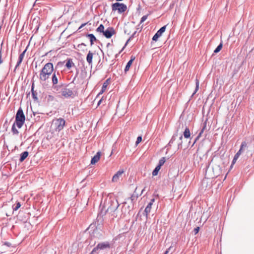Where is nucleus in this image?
Returning a JSON list of instances; mask_svg holds the SVG:
<instances>
[{
	"mask_svg": "<svg viewBox=\"0 0 254 254\" xmlns=\"http://www.w3.org/2000/svg\"><path fill=\"white\" fill-rule=\"evenodd\" d=\"M129 39L127 41V42H126V45L127 44V43L128 42V41H129Z\"/></svg>",
	"mask_w": 254,
	"mask_h": 254,
	"instance_id": "obj_52",
	"label": "nucleus"
},
{
	"mask_svg": "<svg viewBox=\"0 0 254 254\" xmlns=\"http://www.w3.org/2000/svg\"><path fill=\"white\" fill-rule=\"evenodd\" d=\"M39 0H36L35 2L38 1Z\"/></svg>",
	"mask_w": 254,
	"mask_h": 254,
	"instance_id": "obj_59",
	"label": "nucleus"
},
{
	"mask_svg": "<svg viewBox=\"0 0 254 254\" xmlns=\"http://www.w3.org/2000/svg\"><path fill=\"white\" fill-rule=\"evenodd\" d=\"M58 82V79L56 76V73L54 72L52 75V83L53 85L57 84Z\"/></svg>",
	"mask_w": 254,
	"mask_h": 254,
	"instance_id": "obj_25",
	"label": "nucleus"
},
{
	"mask_svg": "<svg viewBox=\"0 0 254 254\" xmlns=\"http://www.w3.org/2000/svg\"><path fill=\"white\" fill-rule=\"evenodd\" d=\"M21 206V204L19 202H17V210Z\"/></svg>",
	"mask_w": 254,
	"mask_h": 254,
	"instance_id": "obj_41",
	"label": "nucleus"
},
{
	"mask_svg": "<svg viewBox=\"0 0 254 254\" xmlns=\"http://www.w3.org/2000/svg\"><path fill=\"white\" fill-rule=\"evenodd\" d=\"M12 208L13 211H16V206L15 205H12Z\"/></svg>",
	"mask_w": 254,
	"mask_h": 254,
	"instance_id": "obj_44",
	"label": "nucleus"
},
{
	"mask_svg": "<svg viewBox=\"0 0 254 254\" xmlns=\"http://www.w3.org/2000/svg\"><path fill=\"white\" fill-rule=\"evenodd\" d=\"M165 161H166L165 157L161 158L159 161V163L158 164V166L161 167L165 163Z\"/></svg>",
	"mask_w": 254,
	"mask_h": 254,
	"instance_id": "obj_29",
	"label": "nucleus"
},
{
	"mask_svg": "<svg viewBox=\"0 0 254 254\" xmlns=\"http://www.w3.org/2000/svg\"><path fill=\"white\" fill-rule=\"evenodd\" d=\"M180 145H182V142L178 144V146L179 147Z\"/></svg>",
	"mask_w": 254,
	"mask_h": 254,
	"instance_id": "obj_51",
	"label": "nucleus"
},
{
	"mask_svg": "<svg viewBox=\"0 0 254 254\" xmlns=\"http://www.w3.org/2000/svg\"><path fill=\"white\" fill-rule=\"evenodd\" d=\"M177 134H174V135L172 136V137L171 139L170 140V141H169V145H171V144H172V143H173V142H174V141H175V140L176 139V136H177Z\"/></svg>",
	"mask_w": 254,
	"mask_h": 254,
	"instance_id": "obj_34",
	"label": "nucleus"
},
{
	"mask_svg": "<svg viewBox=\"0 0 254 254\" xmlns=\"http://www.w3.org/2000/svg\"><path fill=\"white\" fill-rule=\"evenodd\" d=\"M15 88H16V83L15 84V85H14V90L15 89Z\"/></svg>",
	"mask_w": 254,
	"mask_h": 254,
	"instance_id": "obj_53",
	"label": "nucleus"
},
{
	"mask_svg": "<svg viewBox=\"0 0 254 254\" xmlns=\"http://www.w3.org/2000/svg\"><path fill=\"white\" fill-rule=\"evenodd\" d=\"M109 46H110V43H108V44H107V47H108Z\"/></svg>",
	"mask_w": 254,
	"mask_h": 254,
	"instance_id": "obj_56",
	"label": "nucleus"
},
{
	"mask_svg": "<svg viewBox=\"0 0 254 254\" xmlns=\"http://www.w3.org/2000/svg\"><path fill=\"white\" fill-rule=\"evenodd\" d=\"M183 134H184L185 138H188L190 137V129L188 127H186Z\"/></svg>",
	"mask_w": 254,
	"mask_h": 254,
	"instance_id": "obj_24",
	"label": "nucleus"
},
{
	"mask_svg": "<svg viewBox=\"0 0 254 254\" xmlns=\"http://www.w3.org/2000/svg\"><path fill=\"white\" fill-rule=\"evenodd\" d=\"M166 28V25H165L162 27L158 31H157V32L155 33L152 38L153 41H157L158 39L162 35L163 33L165 32Z\"/></svg>",
	"mask_w": 254,
	"mask_h": 254,
	"instance_id": "obj_11",
	"label": "nucleus"
},
{
	"mask_svg": "<svg viewBox=\"0 0 254 254\" xmlns=\"http://www.w3.org/2000/svg\"><path fill=\"white\" fill-rule=\"evenodd\" d=\"M74 65L71 59H69L67 60L65 66L68 69H70L72 66Z\"/></svg>",
	"mask_w": 254,
	"mask_h": 254,
	"instance_id": "obj_22",
	"label": "nucleus"
},
{
	"mask_svg": "<svg viewBox=\"0 0 254 254\" xmlns=\"http://www.w3.org/2000/svg\"><path fill=\"white\" fill-rule=\"evenodd\" d=\"M16 71H17V69H16V66L14 67V69H13V71L14 72H15Z\"/></svg>",
	"mask_w": 254,
	"mask_h": 254,
	"instance_id": "obj_48",
	"label": "nucleus"
},
{
	"mask_svg": "<svg viewBox=\"0 0 254 254\" xmlns=\"http://www.w3.org/2000/svg\"><path fill=\"white\" fill-rule=\"evenodd\" d=\"M2 63V55H1V49H0V64H1Z\"/></svg>",
	"mask_w": 254,
	"mask_h": 254,
	"instance_id": "obj_40",
	"label": "nucleus"
},
{
	"mask_svg": "<svg viewBox=\"0 0 254 254\" xmlns=\"http://www.w3.org/2000/svg\"><path fill=\"white\" fill-rule=\"evenodd\" d=\"M3 245L6 246L8 247H10L11 243L8 242H5L4 243Z\"/></svg>",
	"mask_w": 254,
	"mask_h": 254,
	"instance_id": "obj_39",
	"label": "nucleus"
},
{
	"mask_svg": "<svg viewBox=\"0 0 254 254\" xmlns=\"http://www.w3.org/2000/svg\"><path fill=\"white\" fill-rule=\"evenodd\" d=\"M82 45H83V46H86V45H85V44H84V43H81V44H80V45H78V47H79V46H82Z\"/></svg>",
	"mask_w": 254,
	"mask_h": 254,
	"instance_id": "obj_46",
	"label": "nucleus"
},
{
	"mask_svg": "<svg viewBox=\"0 0 254 254\" xmlns=\"http://www.w3.org/2000/svg\"><path fill=\"white\" fill-rule=\"evenodd\" d=\"M104 31V26L103 24H100V26L96 29V31L98 32L103 33Z\"/></svg>",
	"mask_w": 254,
	"mask_h": 254,
	"instance_id": "obj_27",
	"label": "nucleus"
},
{
	"mask_svg": "<svg viewBox=\"0 0 254 254\" xmlns=\"http://www.w3.org/2000/svg\"><path fill=\"white\" fill-rule=\"evenodd\" d=\"M122 211L123 214L126 215L127 213H129V212L130 211V207L129 206H126L124 205L122 207Z\"/></svg>",
	"mask_w": 254,
	"mask_h": 254,
	"instance_id": "obj_21",
	"label": "nucleus"
},
{
	"mask_svg": "<svg viewBox=\"0 0 254 254\" xmlns=\"http://www.w3.org/2000/svg\"><path fill=\"white\" fill-rule=\"evenodd\" d=\"M29 153L28 151H24L20 154V157L19 159V161L20 162H23L25 159L28 156Z\"/></svg>",
	"mask_w": 254,
	"mask_h": 254,
	"instance_id": "obj_20",
	"label": "nucleus"
},
{
	"mask_svg": "<svg viewBox=\"0 0 254 254\" xmlns=\"http://www.w3.org/2000/svg\"><path fill=\"white\" fill-rule=\"evenodd\" d=\"M109 203L110 205L108 206L106 212L112 214L114 217H117L118 215L116 211L119 206V204L117 200H111Z\"/></svg>",
	"mask_w": 254,
	"mask_h": 254,
	"instance_id": "obj_4",
	"label": "nucleus"
},
{
	"mask_svg": "<svg viewBox=\"0 0 254 254\" xmlns=\"http://www.w3.org/2000/svg\"><path fill=\"white\" fill-rule=\"evenodd\" d=\"M107 85L106 83V82L104 83V84L102 87L101 91L100 92V94L103 93L105 91V90L107 88Z\"/></svg>",
	"mask_w": 254,
	"mask_h": 254,
	"instance_id": "obj_32",
	"label": "nucleus"
},
{
	"mask_svg": "<svg viewBox=\"0 0 254 254\" xmlns=\"http://www.w3.org/2000/svg\"><path fill=\"white\" fill-rule=\"evenodd\" d=\"M26 51V50L25 49L20 55L18 59V62L17 63V66L19 65V64L22 62L23 59L24 58L25 53Z\"/></svg>",
	"mask_w": 254,
	"mask_h": 254,
	"instance_id": "obj_23",
	"label": "nucleus"
},
{
	"mask_svg": "<svg viewBox=\"0 0 254 254\" xmlns=\"http://www.w3.org/2000/svg\"><path fill=\"white\" fill-rule=\"evenodd\" d=\"M161 167L158 165L155 167L152 172V175L153 176H156L158 174V171L160 170Z\"/></svg>",
	"mask_w": 254,
	"mask_h": 254,
	"instance_id": "obj_28",
	"label": "nucleus"
},
{
	"mask_svg": "<svg viewBox=\"0 0 254 254\" xmlns=\"http://www.w3.org/2000/svg\"><path fill=\"white\" fill-rule=\"evenodd\" d=\"M14 50L13 49V48L12 49V52L14 51Z\"/></svg>",
	"mask_w": 254,
	"mask_h": 254,
	"instance_id": "obj_58",
	"label": "nucleus"
},
{
	"mask_svg": "<svg viewBox=\"0 0 254 254\" xmlns=\"http://www.w3.org/2000/svg\"><path fill=\"white\" fill-rule=\"evenodd\" d=\"M154 198H152L150 200V202L148 204L147 206L146 207L145 210H144V213L145 214V215L146 217H147L148 214L150 213L151 209V206L153 202H154Z\"/></svg>",
	"mask_w": 254,
	"mask_h": 254,
	"instance_id": "obj_14",
	"label": "nucleus"
},
{
	"mask_svg": "<svg viewBox=\"0 0 254 254\" xmlns=\"http://www.w3.org/2000/svg\"><path fill=\"white\" fill-rule=\"evenodd\" d=\"M103 225L98 221L91 224L88 228L91 238H100L103 235Z\"/></svg>",
	"mask_w": 254,
	"mask_h": 254,
	"instance_id": "obj_1",
	"label": "nucleus"
},
{
	"mask_svg": "<svg viewBox=\"0 0 254 254\" xmlns=\"http://www.w3.org/2000/svg\"><path fill=\"white\" fill-rule=\"evenodd\" d=\"M110 248V244L108 242L99 243L96 247H95L90 254H98L100 250H105Z\"/></svg>",
	"mask_w": 254,
	"mask_h": 254,
	"instance_id": "obj_5",
	"label": "nucleus"
},
{
	"mask_svg": "<svg viewBox=\"0 0 254 254\" xmlns=\"http://www.w3.org/2000/svg\"><path fill=\"white\" fill-rule=\"evenodd\" d=\"M16 71H17V69H16V66L14 67V69H13V71L14 72H15Z\"/></svg>",
	"mask_w": 254,
	"mask_h": 254,
	"instance_id": "obj_47",
	"label": "nucleus"
},
{
	"mask_svg": "<svg viewBox=\"0 0 254 254\" xmlns=\"http://www.w3.org/2000/svg\"><path fill=\"white\" fill-rule=\"evenodd\" d=\"M6 126H7V124H6V123L5 122V123H4V126H4V127H5L6 130H7V127H6Z\"/></svg>",
	"mask_w": 254,
	"mask_h": 254,
	"instance_id": "obj_45",
	"label": "nucleus"
},
{
	"mask_svg": "<svg viewBox=\"0 0 254 254\" xmlns=\"http://www.w3.org/2000/svg\"><path fill=\"white\" fill-rule=\"evenodd\" d=\"M11 131L13 133V134H16V118H15V120L13 123L11 127Z\"/></svg>",
	"mask_w": 254,
	"mask_h": 254,
	"instance_id": "obj_26",
	"label": "nucleus"
},
{
	"mask_svg": "<svg viewBox=\"0 0 254 254\" xmlns=\"http://www.w3.org/2000/svg\"><path fill=\"white\" fill-rule=\"evenodd\" d=\"M25 120V117L23 111L19 108L17 111V127L20 128L23 125Z\"/></svg>",
	"mask_w": 254,
	"mask_h": 254,
	"instance_id": "obj_7",
	"label": "nucleus"
},
{
	"mask_svg": "<svg viewBox=\"0 0 254 254\" xmlns=\"http://www.w3.org/2000/svg\"><path fill=\"white\" fill-rule=\"evenodd\" d=\"M54 70L53 64L51 63H47L41 69L39 74L40 80L45 81L52 74Z\"/></svg>",
	"mask_w": 254,
	"mask_h": 254,
	"instance_id": "obj_3",
	"label": "nucleus"
},
{
	"mask_svg": "<svg viewBox=\"0 0 254 254\" xmlns=\"http://www.w3.org/2000/svg\"><path fill=\"white\" fill-rule=\"evenodd\" d=\"M101 156L100 152H98L92 158L91 160V164H95L97 163L100 159Z\"/></svg>",
	"mask_w": 254,
	"mask_h": 254,
	"instance_id": "obj_15",
	"label": "nucleus"
},
{
	"mask_svg": "<svg viewBox=\"0 0 254 254\" xmlns=\"http://www.w3.org/2000/svg\"><path fill=\"white\" fill-rule=\"evenodd\" d=\"M144 189L145 188L142 190L141 192H142L144 191Z\"/></svg>",
	"mask_w": 254,
	"mask_h": 254,
	"instance_id": "obj_57",
	"label": "nucleus"
},
{
	"mask_svg": "<svg viewBox=\"0 0 254 254\" xmlns=\"http://www.w3.org/2000/svg\"><path fill=\"white\" fill-rule=\"evenodd\" d=\"M198 87H199V81L197 79H196V88H195L194 92L193 93V94H194L197 92V91L198 89Z\"/></svg>",
	"mask_w": 254,
	"mask_h": 254,
	"instance_id": "obj_35",
	"label": "nucleus"
},
{
	"mask_svg": "<svg viewBox=\"0 0 254 254\" xmlns=\"http://www.w3.org/2000/svg\"><path fill=\"white\" fill-rule=\"evenodd\" d=\"M142 140V137L141 136H138L137 138L136 141L135 142V144L137 145L139 143H140Z\"/></svg>",
	"mask_w": 254,
	"mask_h": 254,
	"instance_id": "obj_36",
	"label": "nucleus"
},
{
	"mask_svg": "<svg viewBox=\"0 0 254 254\" xmlns=\"http://www.w3.org/2000/svg\"><path fill=\"white\" fill-rule=\"evenodd\" d=\"M115 33L116 32L114 28L109 27L104 31L103 34L107 38H110L115 34Z\"/></svg>",
	"mask_w": 254,
	"mask_h": 254,
	"instance_id": "obj_10",
	"label": "nucleus"
},
{
	"mask_svg": "<svg viewBox=\"0 0 254 254\" xmlns=\"http://www.w3.org/2000/svg\"><path fill=\"white\" fill-rule=\"evenodd\" d=\"M171 247L167 249L165 252L164 254H168L169 253V250H170Z\"/></svg>",
	"mask_w": 254,
	"mask_h": 254,
	"instance_id": "obj_43",
	"label": "nucleus"
},
{
	"mask_svg": "<svg viewBox=\"0 0 254 254\" xmlns=\"http://www.w3.org/2000/svg\"><path fill=\"white\" fill-rule=\"evenodd\" d=\"M101 102H102V100H100L99 101V102H98V105H99L101 103Z\"/></svg>",
	"mask_w": 254,
	"mask_h": 254,
	"instance_id": "obj_49",
	"label": "nucleus"
},
{
	"mask_svg": "<svg viewBox=\"0 0 254 254\" xmlns=\"http://www.w3.org/2000/svg\"><path fill=\"white\" fill-rule=\"evenodd\" d=\"M123 170H119L118 171L113 177L112 182H117L119 180L120 177H122L123 174L124 173Z\"/></svg>",
	"mask_w": 254,
	"mask_h": 254,
	"instance_id": "obj_13",
	"label": "nucleus"
},
{
	"mask_svg": "<svg viewBox=\"0 0 254 254\" xmlns=\"http://www.w3.org/2000/svg\"><path fill=\"white\" fill-rule=\"evenodd\" d=\"M112 8L113 11L117 10L119 13H121L127 10V5L124 3L116 2L112 5Z\"/></svg>",
	"mask_w": 254,
	"mask_h": 254,
	"instance_id": "obj_8",
	"label": "nucleus"
},
{
	"mask_svg": "<svg viewBox=\"0 0 254 254\" xmlns=\"http://www.w3.org/2000/svg\"><path fill=\"white\" fill-rule=\"evenodd\" d=\"M137 189H135V190H136ZM135 192H136V190H135V191L134 192V193L130 197V199H131L132 201H133L135 198L138 197V195L137 194H135Z\"/></svg>",
	"mask_w": 254,
	"mask_h": 254,
	"instance_id": "obj_33",
	"label": "nucleus"
},
{
	"mask_svg": "<svg viewBox=\"0 0 254 254\" xmlns=\"http://www.w3.org/2000/svg\"><path fill=\"white\" fill-rule=\"evenodd\" d=\"M206 127V123L204 122L203 124L202 128L201 129V130L200 132H199V134L198 135V136L196 137V138L193 143V145L196 142L197 140L198 139V138L201 136V134L203 132L204 130L205 129Z\"/></svg>",
	"mask_w": 254,
	"mask_h": 254,
	"instance_id": "obj_19",
	"label": "nucleus"
},
{
	"mask_svg": "<svg viewBox=\"0 0 254 254\" xmlns=\"http://www.w3.org/2000/svg\"><path fill=\"white\" fill-rule=\"evenodd\" d=\"M93 55V53L91 51H89L86 57V60L89 64L92 63Z\"/></svg>",
	"mask_w": 254,
	"mask_h": 254,
	"instance_id": "obj_18",
	"label": "nucleus"
},
{
	"mask_svg": "<svg viewBox=\"0 0 254 254\" xmlns=\"http://www.w3.org/2000/svg\"><path fill=\"white\" fill-rule=\"evenodd\" d=\"M32 97H33V99L35 100V101H37L38 100V97L37 96V94L35 92H34L33 91V88L32 87Z\"/></svg>",
	"mask_w": 254,
	"mask_h": 254,
	"instance_id": "obj_31",
	"label": "nucleus"
},
{
	"mask_svg": "<svg viewBox=\"0 0 254 254\" xmlns=\"http://www.w3.org/2000/svg\"><path fill=\"white\" fill-rule=\"evenodd\" d=\"M61 93V95L65 98H73L74 96L73 91L67 88H63Z\"/></svg>",
	"mask_w": 254,
	"mask_h": 254,
	"instance_id": "obj_9",
	"label": "nucleus"
},
{
	"mask_svg": "<svg viewBox=\"0 0 254 254\" xmlns=\"http://www.w3.org/2000/svg\"><path fill=\"white\" fill-rule=\"evenodd\" d=\"M14 228V225H13V226H12V228H12V229H13V228Z\"/></svg>",
	"mask_w": 254,
	"mask_h": 254,
	"instance_id": "obj_55",
	"label": "nucleus"
},
{
	"mask_svg": "<svg viewBox=\"0 0 254 254\" xmlns=\"http://www.w3.org/2000/svg\"><path fill=\"white\" fill-rule=\"evenodd\" d=\"M14 149H16V146H14Z\"/></svg>",
	"mask_w": 254,
	"mask_h": 254,
	"instance_id": "obj_60",
	"label": "nucleus"
},
{
	"mask_svg": "<svg viewBox=\"0 0 254 254\" xmlns=\"http://www.w3.org/2000/svg\"><path fill=\"white\" fill-rule=\"evenodd\" d=\"M199 228L198 227H197L196 228H194L193 229L194 234V235L197 234L198 233V232H199Z\"/></svg>",
	"mask_w": 254,
	"mask_h": 254,
	"instance_id": "obj_38",
	"label": "nucleus"
},
{
	"mask_svg": "<svg viewBox=\"0 0 254 254\" xmlns=\"http://www.w3.org/2000/svg\"><path fill=\"white\" fill-rule=\"evenodd\" d=\"M244 151H246V153L245 155L244 156V160H247L250 157H251L252 156V153L251 152V151L248 150L247 143L246 141H243L242 142L239 150L234 156V157L232 162L231 167L236 163V161L239 157L240 155Z\"/></svg>",
	"mask_w": 254,
	"mask_h": 254,
	"instance_id": "obj_2",
	"label": "nucleus"
},
{
	"mask_svg": "<svg viewBox=\"0 0 254 254\" xmlns=\"http://www.w3.org/2000/svg\"><path fill=\"white\" fill-rule=\"evenodd\" d=\"M147 18V15H144L142 17V18H141V20H140V23H141L142 22H143L145 20H146Z\"/></svg>",
	"mask_w": 254,
	"mask_h": 254,
	"instance_id": "obj_37",
	"label": "nucleus"
},
{
	"mask_svg": "<svg viewBox=\"0 0 254 254\" xmlns=\"http://www.w3.org/2000/svg\"><path fill=\"white\" fill-rule=\"evenodd\" d=\"M86 36L89 39L90 41V45L91 46L93 44L94 42H96L98 41V40L93 34H87Z\"/></svg>",
	"mask_w": 254,
	"mask_h": 254,
	"instance_id": "obj_17",
	"label": "nucleus"
},
{
	"mask_svg": "<svg viewBox=\"0 0 254 254\" xmlns=\"http://www.w3.org/2000/svg\"><path fill=\"white\" fill-rule=\"evenodd\" d=\"M65 122L64 120L61 118L54 120L53 124L56 131H60L62 130L65 125Z\"/></svg>",
	"mask_w": 254,
	"mask_h": 254,
	"instance_id": "obj_6",
	"label": "nucleus"
},
{
	"mask_svg": "<svg viewBox=\"0 0 254 254\" xmlns=\"http://www.w3.org/2000/svg\"><path fill=\"white\" fill-rule=\"evenodd\" d=\"M223 44L222 43H221L215 49V50L214 51V53H218L222 48Z\"/></svg>",
	"mask_w": 254,
	"mask_h": 254,
	"instance_id": "obj_30",
	"label": "nucleus"
},
{
	"mask_svg": "<svg viewBox=\"0 0 254 254\" xmlns=\"http://www.w3.org/2000/svg\"><path fill=\"white\" fill-rule=\"evenodd\" d=\"M28 214L27 213H24L23 211H20L17 215V217L21 221L26 222L27 220Z\"/></svg>",
	"mask_w": 254,
	"mask_h": 254,
	"instance_id": "obj_12",
	"label": "nucleus"
},
{
	"mask_svg": "<svg viewBox=\"0 0 254 254\" xmlns=\"http://www.w3.org/2000/svg\"><path fill=\"white\" fill-rule=\"evenodd\" d=\"M15 42L16 43V41H15ZM16 47V43L15 44V46H14V48H15Z\"/></svg>",
	"mask_w": 254,
	"mask_h": 254,
	"instance_id": "obj_54",
	"label": "nucleus"
},
{
	"mask_svg": "<svg viewBox=\"0 0 254 254\" xmlns=\"http://www.w3.org/2000/svg\"><path fill=\"white\" fill-rule=\"evenodd\" d=\"M183 138V136L182 135H181V136L180 137V140H182Z\"/></svg>",
	"mask_w": 254,
	"mask_h": 254,
	"instance_id": "obj_50",
	"label": "nucleus"
},
{
	"mask_svg": "<svg viewBox=\"0 0 254 254\" xmlns=\"http://www.w3.org/2000/svg\"><path fill=\"white\" fill-rule=\"evenodd\" d=\"M135 60V57L132 56L130 58V60L127 63L126 67L125 68V72H127V71H128L131 65L132 64L133 62Z\"/></svg>",
	"mask_w": 254,
	"mask_h": 254,
	"instance_id": "obj_16",
	"label": "nucleus"
},
{
	"mask_svg": "<svg viewBox=\"0 0 254 254\" xmlns=\"http://www.w3.org/2000/svg\"><path fill=\"white\" fill-rule=\"evenodd\" d=\"M86 24V23H83V24H81V25L79 27L78 29H80L83 28Z\"/></svg>",
	"mask_w": 254,
	"mask_h": 254,
	"instance_id": "obj_42",
	"label": "nucleus"
}]
</instances>
